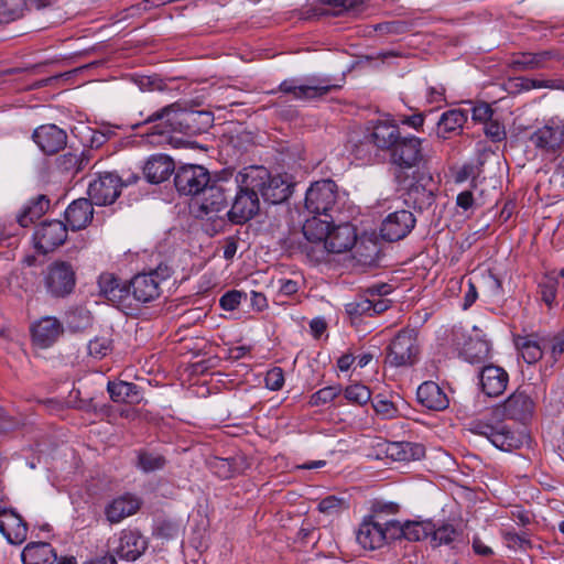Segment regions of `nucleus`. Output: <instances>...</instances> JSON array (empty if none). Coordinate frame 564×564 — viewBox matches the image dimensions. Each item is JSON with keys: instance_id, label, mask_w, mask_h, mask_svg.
I'll list each match as a JSON object with an SVG mask.
<instances>
[{"instance_id": "603ef678", "label": "nucleus", "mask_w": 564, "mask_h": 564, "mask_svg": "<svg viewBox=\"0 0 564 564\" xmlns=\"http://www.w3.org/2000/svg\"><path fill=\"white\" fill-rule=\"evenodd\" d=\"M340 393L339 386H329L319 389L313 393L310 398V404L312 406H321L333 401Z\"/></svg>"}, {"instance_id": "ea45409f", "label": "nucleus", "mask_w": 564, "mask_h": 564, "mask_svg": "<svg viewBox=\"0 0 564 564\" xmlns=\"http://www.w3.org/2000/svg\"><path fill=\"white\" fill-rule=\"evenodd\" d=\"M167 464V459L159 452L150 449H139L137 452L135 467L145 474L162 470Z\"/></svg>"}, {"instance_id": "8fccbe9b", "label": "nucleus", "mask_w": 564, "mask_h": 564, "mask_svg": "<svg viewBox=\"0 0 564 564\" xmlns=\"http://www.w3.org/2000/svg\"><path fill=\"white\" fill-rule=\"evenodd\" d=\"M382 534H384V545L395 540L404 539V523L398 520L381 521Z\"/></svg>"}, {"instance_id": "5701e85b", "label": "nucleus", "mask_w": 564, "mask_h": 564, "mask_svg": "<svg viewBox=\"0 0 564 564\" xmlns=\"http://www.w3.org/2000/svg\"><path fill=\"white\" fill-rule=\"evenodd\" d=\"M356 240V231L350 224H341L332 229L329 228L322 254L325 251L330 253L345 252L355 246Z\"/></svg>"}, {"instance_id": "20e7f679", "label": "nucleus", "mask_w": 564, "mask_h": 564, "mask_svg": "<svg viewBox=\"0 0 564 564\" xmlns=\"http://www.w3.org/2000/svg\"><path fill=\"white\" fill-rule=\"evenodd\" d=\"M172 273V268L165 263H160L149 272L138 273L129 282L130 294L139 303H151L161 296L162 284Z\"/></svg>"}, {"instance_id": "13d9d810", "label": "nucleus", "mask_w": 564, "mask_h": 564, "mask_svg": "<svg viewBox=\"0 0 564 564\" xmlns=\"http://www.w3.org/2000/svg\"><path fill=\"white\" fill-rule=\"evenodd\" d=\"M265 387L272 391L280 390L284 384V373L280 367L270 369L264 378Z\"/></svg>"}, {"instance_id": "7c9ffc66", "label": "nucleus", "mask_w": 564, "mask_h": 564, "mask_svg": "<svg viewBox=\"0 0 564 564\" xmlns=\"http://www.w3.org/2000/svg\"><path fill=\"white\" fill-rule=\"evenodd\" d=\"M401 138L399 126L392 121H378L369 135L370 141L380 150L390 151Z\"/></svg>"}, {"instance_id": "f3484780", "label": "nucleus", "mask_w": 564, "mask_h": 564, "mask_svg": "<svg viewBox=\"0 0 564 564\" xmlns=\"http://www.w3.org/2000/svg\"><path fill=\"white\" fill-rule=\"evenodd\" d=\"M334 88H337V86L329 84L327 79H312L308 84L300 85L296 79L292 78L283 80L278 90L292 95L294 99L310 100L322 97Z\"/></svg>"}, {"instance_id": "37998d69", "label": "nucleus", "mask_w": 564, "mask_h": 564, "mask_svg": "<svg viewBox=\"0 0 564 564\" xmlns=\"http://www.w3.org/2000/svg\"><path fill=\"white\" fill-rule=\"evenodd\" d=\"M432 521H405L404 522V540L416 542L431 536L433 532Z\"/></svg>"}, {"instance_id": "a878e982", "label": "nucleus", "mask_w": 564, "mask_h": 564, "mask_svg": "<svg viewBox=\"0 0 564 564\" xmlns=\"http://www.w3.org/2000/svg\"><path fill=\"white\" fill-rule=\"evenodd\" d=\"M176 170L173 159L162 153L151 155L143 166L144 176L152 184L166 181Z\"/></svg>"}, {"instance_id": "052dcab7", "label": "nucleus", "mask_w": 564, "mask_h": 564, "mask_svg": "<svg viewBox=\"0 0 564 564\" xmlns=\"http://www.w3.org/2000/svg\"><path fill=\"white\" fill-rule=\"evenodd\" d=\"M485 134L494 142H500L506 139L505 127L498 120H489L485 123Z\"/></svg>"}, {"instance_id": "f8f14e48", "label": "nucleus", "mask_w": 564, "mask_h": 564, "mask_svg": "<svg viewBox=\"0 0 564 564\" xmlns=\"http://www.w3.org/2000/svg\"><path fill=\"white\" fill-rule=\"evenodd\" d=\"M123 183L120 176L112 172L98 174L88 185V200L97 206H107L120 196Z\"/></svg>"}, {"instance_id": "4468645a", "label": "nucleus", "mask_w": 564, "mask_h": 564, "mask_svg": "<svg viewBox=\"0 0 564 564\" xmlns=\"http://www.w3.org/2000/svg\"><path fill=\"white\" fill-rule=\"evenodd\" d=\"M529 141L542 154H554L564 145V121L550 119L530 135Z\"/></svg>"}, {"instance_id": "f704fd0d", "label": "nucleus", "mask_w": 564, "mask_h": 564, "mask_svg": "<svg viewBox=\"0 0 564 564\" xmlns=\"http://www.w3.org/2000/svg\"><path fill=\"white\" fill-rule=\"evenodd\" d=\"M107 391L116 403L138 404L142 400L140 388L127 381H109Z\"/></svg>"}, {"instance_id": "412c9836", "label": "nucleus", "mask_w": 564, "mask_h": 564, "mask_svg": "<svg viewBox=\"0 0 564 564\" xmlns=\"http://www.w3.org/2000/svg\"><path fill=\"white\" fill-rule=\"evenodd\" d=\"M479 381L482 392L491 398L501 395L508 386V372L495 365H487L479 372Z\"/></svg>"}, {"instance_id": "de8ad7c7", "label": "nucleus", "mask_w": 564, "mask_h": 564, "mask_svg": "<svg viewBox=\"0 0 564 564\" xmlns=\"http://www.w3.org/2000/svg\"><path fill=\"white\" fill-rule=\"evenodd\" d=\"M345 398L352 403L364 405L371 400V392L368 387L361 383L348 386L345 389Z\"/></svg>"}, {"instance_id": "338daca9", "label": "nucleus", "mask_w": 564, "mask_h": 564, "mask_svg": "<svg viewBox=\"0 0 564 564\" xmlns=\"http://www.w3.org/2000/svg\"><path fill=\"white\" fill-rule=\"evenodd\" d=\"M196 118L198 119L199 133L206 132L213 124L214 116L209 111L196 110Z\"/></svg>"}, {"instance_id": "0e129e2a", "label": "nucleus", "mask_w": 564, "mask_h": 564, "mask_svg": "<svg viewBox=\"0 0 564 564\" xmlns=\"http://www.w3.org/2000/svg\"><path fill=\"white\" fill-rule=\"evenodd\" d=\"M323 3L334 9V14H340L344 11L354 9L362 3L364 0H322Z\"/></svg>"}, {"instance_id": "a19ab883", "label": "nucleus", "mask_w": 564, "mask_h": 564, "mask_svg": "<svg viewBox=\"0 0 564 564\" xmlns=\"http://www.w3.org/2000/svg\"><path fill=\"white\" fill-rule=\"evenodd\" d=\"M490 354V345L487 340L476 337L469 338L464 345L462 355L465 360L470 364H479L488 359Z\"/></svg>"}, {"instance_id": "864d4df0", "label": "nucleus", "mask_w": 564, "mask_h": 564, "mask_svg": "<svg viewBox=\"0 0 564 564\" xmlns=\"http://www.w3.org/2000/svg\"><path fill=\"white\" fill-rule=\"evenodd\" d=\"M372 408L376 413L381 415L383 419H393L398 415V409L394 403L382 398L381 394L375 397L372 400Z\"/></svg>"}, {"instance_id": "9b49d317", "label": "nucleus", "mask_w": 564, "mask_h": 564, "mask_svg": "<svg viewBox=\"0 0 564 564\" xmlns=\"http://www.w3.org/2000/svg\"><path fill=\"white\" fill-rule=\"evenodd\" d=\"M240 172L236 175L237 193L231 208L227 212L229 220L234 224H243L254 217L260 208L257 189H249L240 182Z\"/></svg>"}, {"instance_id": "393cba45", "label": "nucleus", "mask_w": 564, "mask_h": 564, "mask_svg": "<svg viewBox=\"0 0 564 564\" xmlns=\"http://www.w3.org/2000/svg\"><path fill=\"white\" fill-rule=\"evenodd\" d=\"M148 549V542L139 531L124 530L119 538V544L116 554L119 558L126 561L138 560Z\"/></svg>"}, {"instance_id": "bb28decb", "label": "nucleus", "mask_w": 564, "mask_h": 564, "mask_svg": "<svg viewBox=\"0 0 564 564\" xmlns=\"http://www.w3.org/2000/svg\"><path fill=\"white\" fill-rule=\"evenodd\" d=\"M381 521L376 518L366 517L357 531V542L365 550H377L384 545Z\"/></svg>"}, {"instance_id": "4c0bfd02", "label": "nucleus", "mask_w": 564, "mask_h": 564, "mask_svg": "<svg viewBox=\"0 0 564 564\" xmlns=\"http://www.w3.org/2000/svg\"><path fill=\"white\" fill-rule=\"evenodd\" d=\"M425 448L412 442H392L387 446V455L397 462L416 460L423 457Z\"/></svg>"}, {"instance_id": "79ce46f5", "label": "nucleus", "mask_w": 564, "mask_h": 564, "mask_svg": "<svg viewBox=\"0 0 564 564\" xmlns=\"http://www.w3.org/2000/svg\"><path fill=\"white\" fill-rule=\"evenodd\" d=\"M433 529L431 532L433 546L449 545L462 534L452 523L447 522L438 524L433 522Z\"/></svg>"}, {"instance_id": "5fc2aeb1", "label": "nucleus", "mask_w": 564, "mask_h": 564, "mask_svg": "<svg viewBox=\"0 0 564 564\" xmlns=\"http://www.w3.org/2000/svg\"><path fill=\"white\" fill-rule=\"evenodd\" d=\"M56 164L58 169L64 172H79L83 170V160L79 156L72 152H66L59 155L56 159Z\"/></svg>"}, {"instance_id": "2f4dec72", "label": "nucleus", "mask_w": 564, "mask_h": 564, "mask_svg": "<svg viewBox=\"0 0 564 564\" xmlns=\"http://www.w3.org/2000/svg\"><path fill=\"white\" fill-rule=\"evenodd\" d=\"M140 500L130 495H123L113 499L105 509V514L110 523H118L127 517L134 514L140 509Z\"/></svg>"}, {"instance_id": "473e14b6", "label": "nucleus", "mask_w": 564, "mask_h": 564, "mask_svg": "<svg viewBox=\"0 0 564 564\" xmlns=\"http://www.w3.org/2000/svg\"><path fill=\"white\" fill-rule=\"evenodd\" d=\"M514 344L527 364H535L544 354L543 337L536 334L518 335Z\"/></svg>"}, {"instance_id": "680f3d73", "label": "nucleus", "mask_w": 564, "mask_h": 564, "mask_svg": "<svg viewBox=\"0 0 564 564\" xmlns=\"http://www.w3.org/2000/svg\"><path fill=\"white\" fill-rule=\"evenodd\" d=\"M494 110L487 102H478L471 109V118L476 122L486 123L492 119Z\"/></svg>"}, {"instance_id": "a211bd4d", "label": "nucleus", "mask_w": 564, "mask_h": 564, "mask_svg": "<svg viewBox=\"0 0 564 564\" xmlns=\"http://www.w3.org/2000/svg\"><path fill=\"white\" fill-rule=\"evenodd\" d=\"M500 409L506 419L524 423L533 415L534 402L525 391L516 390L497 410Z\"/></svg>"}, {"instance_id": "6e6d98bb", "label": "nucleus", "mask_w": 564, "mask_h": 564, "mask_svg": "<svg viewBox=\"0 0 564 564\" xmlns=\"http://www.w3.org/2000/svg\"><path fill=\"white\" fill-rule=\"evenodd\" d=\"M543 343L545 344L544 351L550 350L553 360L557 361L564 352V333L543 337Z\"/></svg>"}, {"instance_id": "6ab92c4d", "label": "nucleus", "mask_w": 564, "mask_h": 564, "mask_svg": "<svg viewBox=\"0 0 564 564\" xmlns=\"http://www.w3.org/2000/svg\"><path fill=\"white\" fill-rule=\"evenodd\" d=\"M32 139L43 153L53 155L64 149L67 134L56 124H42L33 131Z\"/></svg>"}, {"instance_id": "4d7b16f0", "label": "nucleus", "mask_w": 564, "mask_h": 564, "mask_svg": "<svg viewBox=\"0 0 564 564\" xmlns=\"http://www.w3.org/2000/svg\"><path fill=\"white\" fill-rule=\"evenodd\" d=\"M242 299H247V293L231 290L220 297L219 305L225 311H234L240 305Z\"/></svg>"}, {"instance_id": "49530a36", "label": "nucleus", "mask_w": 564, "mask_h": 564, "mask_svg": "<svg viewBox=\"0 0 564 564\" xmlns=\"http://www.w3.org/2000/svg\"><path fill=\"white\" fill-rule=\"evenodd\" d=\"M349 505L345 498L327 496L318 503V511L328 516L338 514L348 509Z\"/></svg>"}, {"instance_id": "9d476101", "label": "nucleus", "mask_w": 564, "mask_h": 564, "mask_svg": "<svg viewBox=\"0 0 564 564\" xmlns=\"http://www.w3.org/2000/svg\"><path fill=\"white\" fill-rule=\"evenodd\" d=\"M46 291L54 297H64L72 293L76 284L73 265L66 261L51 263L44 274Z\"/></svg>"}, {"instance_id": "6e6552de", "label": "nucleus", "mask_w": 564, "mask_h": 564, "mask_svg": "<svg viewBox=\"0 0 564 564\" xmlns=\"http://www.w3.org/2000/svg\"><path fill=\"white\" fill-rule=\"evenodd\" d=\"M391 162L401 169H422L427 160L422 149V140L414 135L401 137L390 152Z\"/></svg>"}, {"instance_id": "0eeeda50", "label": "nucleus", "mask_w": 564, "mask_h": 564, "mask_svg": "<svg viewBox=\"0 0 564 564\" xmlns=\"http://www.w3.org/2000/svg\"><path fill=\"white\" fill-rule=\"evenodd\" d=\"M232 186L224 180H210L196 198L200 217L213 218L228 206Z\"/></svg>"}, {"instance_id": "ddd939ff", "label": "nucleus", "mask_w": 564, "mask_h": 564, "mask_svg": "<svg viewBox=\"0 0 564 564\" xmlns=\"http://www.w3.org/2000/svg\"><path fill=\"white\" fill-rule=\"evenodd\" d=\"M470 431L477 435L488 438L497 448L511 452L521 447L522 436L506 425H492L484 421H475L470 425Z\"/></svg>"}, {"instance_id": "58836bf2", "label": "nucleus", "mask_w": 564, "mask_h": 564, "mask_svg": "<svg viewBox=\"0 0 564 564\" xmlns=\"http://www.w3.org/2000/svg\"><path fill=\"white\" fill-rule=\"evenodd\" d=\"M50 207V199L45 195L32 198L18 215L17 220L21 227H29L36 219L41 218Z\"/></svg>"}, {"instance_id": "4be33fe9", "label": "nucleus", "mask_w": 564, "mask_h": 564, "mask_svg": "<svg viewBox=\"0 0 564 564\" xmlns=\"http://www.w3.org/2000/svg\"><path fill=\"white\" fill-rule=\"evenodd\" d=\"M100 294L116 306L126 304L130 296L129 283L122 282L110 272H104L98 278Z\"/></svg>"}, {"instance_id": "dca6fc26", "label": "nucleus", "mask_w": 564, "mask_h": 564, "mask_svg": "<svg viewBox=\"0 0 564 564\" xmlns=\"http://www.w3.org/2000/svg\"><path fill=\"white\" fill-rule=\"evenodd\" d=\"M415 224L416 219L410 210L393 212L382 220L380 236L389 242L399 241L413 230Z\"/></svg>"}, {"instance_id": "1a4fd4ad", "label": "nucleus", "mask_w": 564, "mask_h": 564, "mask_svg": "<svg viewBox=\"0 0 564 564\" xmlns=\"http://www.w3.org/2000/svg\"><path fill=\"white\" fill-rule=\"evenodd\" d=\"M210 180V173L204 166L185 164L175 171L174 185L181 195L197 198Z\"/></svg>"}, {"instance_id": "39448f33", "label": "nucleus", "mask_w": 564, "mask_h": 564, "mask_svg": "<svg viewBox=\"0 0 564 564\" xmlns=\"http://www.w3.org/2000/svg\"><path fill=\"white\" fill-rule=\"evenodd\" d=\"M338 200V187L332 180L313 183L306 191L304 206L312 215L332 219Z\"/></svg>"}, {"instance_id": "69168bd1", "label": "nucleus", "mask_w": 564, "mask_h": 564, "mask_svg": "<svg viewBox=\"0 0 564 564\" xmlns=\"http://www.w3.org/2000/svg\"><path fill=\"white\" fill-rule=\"evenodd\" d=\"M539 288H540L542 301L546 305L551 306L556 296V282L549 280V281L540 283Z\"/></svg>"}, {"instance_id": "aec40b11", "label": "nucleus", "mask_w": 564, "mask_h": 564, "mask_svg": "<svg viewBox=\"0 0 564 564\" xmlns=\"http://www.w3.org/2000/svg\"><path fill=\"white\" fill-rule=\"evenodd\" d=\"M551 61H561V55L555 50L521 52L513 54L510 67L517 72L543 69L549 67Z\"/></svg>"}, {"instance_id": "c9c22d12", "label": "nucleus", "mask_w": 564, "mask_h": 564, "mask_svg": "<svg viewBox=\"0 0 564 564\" xmlns=\"http://www.w3.org/2000/svg\"><path fill=\"white\" fill-rule=\"evenodd\" d=\"M317 216L318 215H313L312 218L306 219L302 230L306 240L316 243L322 251L327 239L333 218L319 219Z\"/></svg>"}, {"instance_id": "e433bc0d", "label": "nucleus", "mask_w": 564, "mask_h": 564, "mask_svg": "<svg viewBox=\"0 0 564 564\" xmlns=\"http://www.w3.org/2000/svg\"><path fill=\"white\" fill-rule=\"evenodd\" d=\"M467 121V112L462 109L445 111L437 122V134L447 139L452 133H458Z\"/></svg>"}, {"instance_id": "774afa93", "label": "nucleus", "mask_w": 564, "mask_h": 564, "mask_svg": "<svg viewBox=\"0 0 564 564\" xmlns=\"http://www.w3.org/2000/svg\"><path fill=\"white\" fill-rule=\"evenodd\" d=\"M400 122L406 124L415 130H419L424 123V115L423 113H414L412 116H403L400 119Z\"/></svg>"}, {"instance_id": "f257e3e1", "label": "nucleus", "mask_w": 564, "mask_h": 564, "mask_svg": "<svg viewBox=\"0 0 564 564\" xmlns=\"http://www.w3.org/2000/svg\"><path fill=\"white\" fill-rule=\"evenodd\" d=\"M194 115H196V110H184L178 104H171L155 110L133 128L152 124L151 131L147 133L148 137L169 135L173 132L198 134V119Z\"/></svg>"}, {"instance_id": "7ed1b4c3", "label": "nucleus", "mask_w": 564, "mask_h": 564, "mask_svg": "<svg viewBox=\"0 0 564 564\" xmlns=\"http://www.w3.org/2000/svg\"><path fill=\"white\" fill-rule=\"evenodd\" d=\"M403 182L404 203L409 207L422 213L435 204L438 186L427 166L415 170L411 178H405Z\"/></svg>"}, {"instance_id": "e2e57ef3", "label": "nucleus", "mask_w": 564, "mask_h": 564, "mask_svg": "<svg viewBox=\"0 0 564 564\" xmlns=\"http://www.w3.org/2000/svg\"><path fill=\"white\" fill-rule=\"evenodd\" d=\"M503 539L508 545L512 547L527 549L531 546V542L524 532L518 533L514 531H505Z\"/></svg>"}, {"instance_id": "09e8293b", "label": "nucleus", "mask_w": 564, "mask_h": 564, "mask_svg": "<svg viewBox=\"0 0 564 564\" xmlns=\"http://www.w3.org/2000/svg\"><path fill=\"white\" fill-rule=\"evenodd\" d=\"M371 297L365 293L346 305V312L350 316H371Z\"/></svg>"}, {"instance_id": "3c124183", "label": "nucleus", "mask_w": 564, "mask_h": 564, "mask_svg": "<svg viewBox=\"0 0 564 564\" xmlns=\"http://www.w3.org/2000/svg\"><path fill=\"white\" fill-rule=\"evenodd\" d=\"M111 343L109 337H95L88 343V354L94 358L101 359L111 351Z\"/></svg>"}, {"instance_id": "423d86ee", "label": "nucleus", "mask_w": 564, "mask_h": 564, "mask_svg": "<svg viewBox=\"0 0 564 564\" xmlns=\"http://www.w3.org/2000/svg\"><path fill=\"white\" fill-rule=\"evenodd\" d=\"M420 348L414 329H402L387 348L386 364L391 367H410L419 359Z\"/></svg>"}, {"instance_id": "72a5a7b5", "label": "nucleus", "mask_w": 564, "mask_h": 564, "mask_svg": "<svg viewBox=\"0 0 564 564\" xmlns=\"http://www.w3.org/2000/svg\"><path fill=\"white\" fill-rule=\"evenodd\" d=\"M23 564H53L57 555L50 543L33 542L28 544L21 554Z\"/></svg>"}, {"instance_id": "c85d7f7f", "label": "nucleus", "mask_w": 564, "mask_h": 564, "mask_svg": "<svg viewBox=\"0 0 564 564\" xmlns=\"http://www.w3.org/2000/svg\"><path fill=\"white\" fill-rule=\"evenodd\" d=\"M0 532L11 544H21L28 535V527L23 519L12 510L2 512Z\"/></svg>"}, {"instance_id": "f03ea898", "label": "nucleus", "mask_w": 564, "mask_h": 564, "mask_svg": "<svg viewBox=\"0 0 564 564\" xmlns=\"http://www.w3.org/2000/svg\"><path fill=\"white\" fill-rule=\"evenodd\" d=\"M240 182L249 189H257L264 202L280 204L289 198L292 185L282 175H271L263 166H247L240 171Z\"/></svg>"}, {"instance_id": "bf43d9fd", "label": "nucleus", "mask_w": 564, "mask_h": 564, "mask_svg": "<svg viewBox=\"0 0 564 564\" xmlns=\"http://www.w3.org/2000/svg\"><path fill=\"white\" fill-rule=\"evenodd\" d=\"M371 511L369 517L384 521V516L395 514L399 511V506L394 502H376Z\"/></svg>"}, {"instance_id": "c756f323", "label": "nucleus", "mask_w": 564, "mask_h": 564, "mask_svg": "<svg viewBox=\"0 0 564 564\" xmlns=\"http://www.w3.org/2000/svg\"><path fill=\"white\" fill-rule=\"evenodd\" d=\"M93 203L87 198H78L72 202L65 210V219L73 230L86 228L94 216Z\"/></svg>"}, {"instance_id": "cd10ccee", "label": "nucleus", "mask_w": 564, "mask_h": 564, "mask_svg": "<svg viewBox=\"0 0 564 564\" xmlns=\"http://www.w3.org/2000/svg\"><path fill=\"white\" fill-rule=\"evenodd\" d=\"M416 398L423 406L432 411H443L449 405L446 393L433 381L423 382L417 388Z\"/></svg>"}, {"instance_id": "b1692460", "label": "nucleus", "mask_w": 564, "mask_h": 564, "mask_svg": "<svg viewBox=\"0 0 564 564\" xmlns=\"http://www.w3.org/2000/svg\"><path fill=\"white\" fill-rule=\"evenodd\" d=\"M63 333V325L56 317H42L31 326L33 343L41 347L52 346Z\"/></svg>"}, {"instance_id": "c03bdc74", "label": "nucleus", "mask_w": 564, "mask_h": 564, "mask_svg": "<svg viewBox=\"0 0 564 564\" xmlns=\"http://www.w3.org/2000/svg\"><path fill=\"white\" fill-rule=\"evenodd\" d=\"M28 0H0V22H11L23 17Z\"/></svg>"}, {"instance_id": "2eb2a0df", "label": "nucleus", "mask_w": 564, "mask_h": 564, "mask_svg": "<svg viewBox=\"0 0 564 564\" xmlns=\"http://www.w3.org/2000/svg\"><path fill=\"white\" fill-rule=\"evenodd\" d=\"M67 235L68 230L63 221H43L33 234L35 249L43 254L54 251L64 245Z\"/></svg>"}, {"instance_id": "a18cd8bd", "label": "nucleus", "mask_w": 564, "mask_h": 564, "mask_svg": "<svg viewBox=\"0 0 564 564\" xmlns=\"http://www.w3.org/2000/svg\"><path fill=\"white\" fill-rule=\"evenodd\" d=\"M209 468L219 478L229 479L236 473L235 459L214 457L209 462Z\"/></svg>"}]
</instances>
